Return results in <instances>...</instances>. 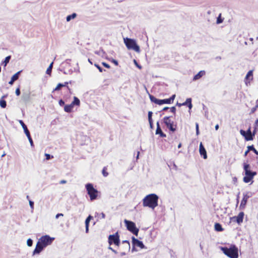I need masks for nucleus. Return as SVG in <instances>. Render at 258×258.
<instances>
[{"mask_svg": "<svg viewBox=\"0 0 258 258\" xmlns=\"http://www.w3.org/2000/svg\"><path fill=\"white\" fill-rule=\"evenodd\" d=\"M158 199L159 197L156 194H149L143 199V205L154 210L158 206Z\"/></svg>", "mask_w": 258, "mask_h": 258, "instance_id": "obj_1", "label": "nucleus"}, {"mask_svg": "<svg viewBox=\"0 0 258 258\" xmlns=\"http://www.w3.org/2000/svg\"><path fill=\"white\" fill-rule=\"evenodd\" d=\"M220 248L229 258L238 257V249L235 244H231L229 247H220Z\"/></svg>", "mask_w": 258, "mask_h": 258, "instance_id": "obj_2", "label": "nucleus"}, {"mask_svg": "<svg viewBox=\"0 0 258 258\" xmlns=\"http://www.w3.org/2000/svg\"><path fill=\"white\" fill-rule=\"evenodd\" d=\"M243 169L245 176L243 177V180L245 183H248L256 175V172L251 171L250 165L246 163H243Z\"/></svg>", "mask_w": 258, "mask_h": 258, "instance_id": "obj_3", "label": "nucleus"}, {"mask_svg": "<svg viewBox=\"0 0 258 258\" xmlns=\"http://www.w3.org/2000/svg\"><path fill=\"white\" fill-rule=\"evenodd\" d=\"M123 41L125 46H126L128 49L134 50L137 52H140V47L137 44L136 41L135 39L126 37L123 38Z\"/></svg>", "mask_w": 258, "mask_h": 258, "instance_id": "obj_4", "label": "nucleus"}, {"mask_svg": "<svg viewBox=\"0 0 258 258\" xmlns=\"http://www.w3.org/2000/svg\"><path fill=\"white\" fill-rule=\"evenodd\" d=\"M86 188L87 193L90 198V200L93 201L96 199L98 196V191L96 189L94 188L93 184L91 183H87L86 185Z\"/></svg>", "mask_w": 258, "mask_h": 258, "instance_id": "obj_5", "label": "nucleus"}, {"mask_svg": "<svg viewBox=\"0 0 258 258\" xmlns=\"http://www.w3.org/2000/svg\"><path fill=\"white\" fill-rule=\"evenodd\" d=\"M124 222L125 224L127 229L134 235L138 236L139 230L137 228L135 223L132 221H128L126 219L124 220Z\"/></svg>", "mask_w": 258, "mask_h": 258, "instance_id": "obj_6", "label": "nucleus"}, {"mask_svg": "<svg viewBox=\"0 0 258 258\" xmlns=\"http://www.w3.org/2000/svg\"><path fill=\"white\" fill-rule=\"evenodd\" d=\"M54 239V238L50 237L49 235H46L41 237L38 241L45 248L47 246L50 245Z\"/></svg>", "mask_w": 258, "mask_h": 258, "instance_id": "obj_7", "label": "nucleus"}, {"mask_svg": "<svg viewBox=\"0 0 258 258\" xmlns=\"http://www.w3.org/2000/svg\"><path fill=\"white\" fill-rule=\"evenodd\" d=\"M172 116H165L163 118V122L169 130L174 132L176 131V125L174 124L173 121L170 119Z\"/></svg>", "mask_w": 258, "mask_h": 258, "instance_id": "obj_8", "label": "nucleus"}, {"mask_svg": "<svg viewBox=\"0 0 258 258\" xmlns=\"http://www.w3.org/2000/svg\"><path fill=\"white\" fill-rule=\"evenodd\" d=\"M108 243L110 245L114 244L116 246H119L120 242L118 232H116L115 234L112 235H110L108 236Z\"/></svg>", "mask_w": 258, "mask_h": 258, "instance_id": "obj_9", "label": "nucleus"}, {"mask_svg": "<svg viewBox=\"0 0 258 258\" xmlns=\"http://www.w3.org/2000/svg\"><path fill=\"white\" fill-rule=\"evenodd\" d=\"M251 193L250 192H244L243 194V198L241 201V203L239 206L240 210L244 209L246 204L247 203L248 199L251 197Z\"/></svg>", "mask_w": 258, "mask_h": 258, "instance_id": "obj_10", "label": "nucleus"}, {"mask_svg": "<svg viewBox=\"0 0 258 258\" xmlns=\"http://www.w3.org/2000/svg\"><path fill=\"white\" fill-rule=\"evenodd\" d=\"M244 216V213L243 212H241L238 214V215L237 216H234L231 218V219L235 220V221H236L237 224L240 225L243 222Z\"/></svg>", "mask_w": 258, "mask_h": 258, "instance_id": "obj_11", "label": "nucleus"}, {"mask_svg": "<svg viewBox=\"0 0 258 258\" xmlns=\"http://www.w3.org/2000/svg\"><path fill=\"white\" fill-rule=\"evenodd\" d=\"M132 243L134 246L139 247L142 249L146 248L142 241L139 240L134 237H132Z\"/></svg>", "mask_w": 258, "mask_h": 258, "instance_id": "obj_12", "label": "nucleus"}, {"mask_svg": "<svg viewBox=\"0 0 258 258\" xmlns=\"http://www.w3.org/2000/svg\"><path fill=\"white\" fill-rule=\"evenodd\" d=\"M44 248V247L38 241L36 247L33 251V255L39 254Z\"/></svg>", "mask_w": 258, "mask_h": 258, "instance_id": "obj_13", "label": "nucleus"}, {"mask_svg": "<svg viewBox=\"0 0 258 258\" xmlns=\"http://www.w3.org/2000/svg\"><path fill=\"white\" fill-rule=\"evenodd\" d=\"M175 97V95H172L169 98L165 99H159V105H162L163 104H170L173 101Z\"/></svg>", "mask_w": 258, "mask_h": 258, "instance_id": "obj_14", "label": "nucleus"}, {"mask_svg": "<svg viewBox=\"0 0 258 258\" xmlns=\"http://www.w3.org/2000/svg\"><path fill=\"white\" fill-rule=\"evenodd\" d=\"M130 243L127 240H123L122 241L120 249L123 251H129L130 249Z\"/></svg>", "mask_w": 258, "mask_h": 258, "instance_id": "obj_15", "label": "nucleus"}, {"mask_svg": "<svg viewBox=\"0 0 258 258\" xmlns=\"http://www.w3.org/2000/svg\"><path fill=\"white\" fill-rule=\"evenodd\" d=\"M199 151L201 155L203 157L204 159H206L207 158V152L202 143L200 144Z\"/></svg>", "mask_w": 258, "mask_h": 258, "instance_id": "obj_16", "label": "nucleus"}, {"mask_svg": "<svg viewBox=\"0 0 258 258\" xmlns=\"http://www.w3.org/2000/svg\"><path fill=\"white\" fill-rule=\"evenodd\" d=\"M156 134L159 135L161 137L164 138L166 137V135L162 131L160 126V124L159 122H157V128L156 130Z\"/></svg>", "mask_w": 258, "mask_h": 258, "instance_id": "obj_17", "label": "nucleus"}, {"mask_svg": "<svg viewBox=\"0 0 258 258\" xmlns=\"http://www.w3.org/2000/svg\"><path fill=\"white\" fill-rule=\"evenodd\" d=\"M246 141H251L253 140V137L254 136V133H251L250 128H248L246 132Z\"/></svg>", "mask_w": 258, "mask_h": 258, "instance_id": "obj_18", "label": "nucleus"}, {"mask_svg": "<svg viewBox=\"0 0 258 258\" xmlns=\"http://www.w3.org/2000/svg\"><path fill=\"white\" fill-rule=\"evenodd\" d=\"M21 71L18 72L16 74H15L11 78V79L10 81L9 82V83L10 85H13L14 82L17 80L19 78V74H20Z\"/></svg>", "mask_w": 258, "mask_h": 258, "instance_id": "obj_19", "label": "nucleus"}, {"mask_svg": "<svg viewBox=\"0 0 258 258\" xmlns=\"http://www.w3.org/2000/svg\"><path fill=\"white\" fill-rule=\"evenodd\" d=\"M205 75V72L204 71H201L197 75H196L194 76V77L193 78V80L196 81V80H199Z\"/></svg>", "mask_w": 258, "mask_h": 258, "instance_id": "obj_20", "label": "nucleus"}, {"mask_svg": "<svg viewBox=\"0 0 258 258\" xmlns=\"http://www.w3.org/2000/svg\"><path fill=\"white\" fill-rule=\"evenodd\" d=\"M19 123L21 125L22 128L24 130V132L26 135H27L30 134V132L26 126V125L24 123V122L22 120H19Z\"/></svg>", "mask_w": 258, "mask_h": 258, "instance_id": "obj_21", "label": "nucleus"}, {"mask_svg": "<svg viewBox=\"0 0 258 258\" xmlns=\"http://www.w3.org/2000/svg\"><path fill=\"white\" fill-rule=\"evenodd\" d=\"M215 230L218 232L223 231V228L222 227L221 225L219 223H216L214 225Z\"/></svg>", "mask_w": 258, "mask_h": 258, "instance_id": "obj_22", "label": "nucleus"}, {"mask_svg": "<svg viewBox=\"0 0 258 258\" xmlns=\"http://www.w3.org/2000/svg\"><path fill=\"white\" fill-rule=\"evenodd\" d=\"M74 106L71 103L69 105H66L64 106V110L67 112H70L73 109Z\"/></svg>", "mask_w": 258, "mask_h": 258, "instance_id": "obj_23", "label": "nucleus"}, {"mask_svg": "<svg viewBox=\"0 0 258 258\" xmlns=\"http://www.w3.org/2000/svg\"><path fill=\"white\" fill-rule=\"evenodd\" d=\"M149 98L151 102L159 105V99H157L154 96L149 94Z\"/></svg>", "mask_w": 258, "mask_h": 258, "instance_id": "obj_24", "label": "nucleus"}, {"mask_svg": "<svg viewBox=\"0 0 258 258\" xmlns=\"http://www.w3.org/2000/svg\"><path fill=\"white\" fill-rule=\"evenodd\" d=\"M71 104L74 106L75 105L79 106L80 104V100L77 97H74V100Z\"/></svg>", "mask_w": 258, "mask_h": 258, "instance_id": "obj_25", "label": "nucleus"}, {"mask_svg": "<svg viewBox=\"0 0 258 258\" xmlns=\"http://www.w3.org/2000/svg\"><path fill=\"white\" fill-rule=\"evenodd\" d=\"M77 17V14L75 13H73L70 15L67 16L66 20L67 22L70 21L72 19H75Z\"/></svg>", "mask_w": 258, "mask_h": 258, "instance_id": "obj_26", "label": "nucleus"}, {"mask_svg": "<svg viewBox=\"0 0 258 258\" xmlns=\"http://www.w3.org/2000/svg\"><path fill=\"white\" fill-rule=\"evenodd\" d=\"M5 96H3L0 100V106L2 108H4L7 106L6 101L4 99Z\"/></svg>", "mask_w": 258, "mask_h": 258, "instance_id": "obj_27", "label": "nucleus"}, {"mask_svg": "<svg viewBox=\"0 0 258 258\" xmlns=\"http://www.w3.org/2000/svg\"><path fill=\"white\" fill-rule=\"evenodd\" d=\"M11 58V56L10 55L7 56L4 61H3L2 63V65H4V66L5 67L7 64L9 62Z\"/></svg>", "mask_w": 258, "mask_h": 258, "instance_id": "obj_28", "label": "nucleus"}, {"mask_svg": "<svg viewBox=\"0 0 258 258\" xmlns=\"http://www.w3.org/2000/svg\"><path fill=\"white\" fill-rule=\"evenodd\" d=\"M53 62H52L49 66L48 67V68H47V70H46V73L48 75H50L51 73V71H52V67H53Z\"/></svg>", "mask_w": 258, "mask_h": 258, "instance_id": "obj_29", "label": "nucleus"}, {"mask_svg": "<svg viewBox=\"0 0 258 258\" xmlns=\"http://www.w3.org/2000/svg\"><path fill=\"white\" fill-rule=\"evenodd\" d=\"M248 149L250 151H252L255 154L258 155V151L254 148L253 146H248Z\"/></svg>", "mask_w": 258, "mask_h": 258, "instance_id": "obj_30", "label": "nucleus"}, {"mask_svg": "<svg viewBox=\"0 0 258 258\" xmlns=\"http://www.w3.org/2000/svg\"><path fill=\"white\" fill-rule=\"evenodd\" d=\"M29 94L25 93L23 94L22 98L24 100L27 101L29 100Z\"/></svg>", "mask_w": 258, "mask_h": 258, "instance_id": "obj_31", "label": "nucleus"}, {"mask_svg": "<svg viewBox=\"0 0 258 258\" xmlns=\"http://www.w3.org/2000/svg\"><path fill=\"white\" fill-rule=\"evenodd\" d=\"M251 77V80L252 79V71H249L246 75L245 79H249Z\"/></svg>", "mask_w": 258, "mask_h": 258, "instance_id": "obj_32", "label": "nucleus"}, {"mask_svg": "<svg viewBox=\"0 0 258 258\" xmlns=\"http://www.w3.org/2000/svg\"><path fill=\"white\" fill-rule=\"evenodd\" d=\"M27 137L28 138V139L30 142V144L31 145V147H33L34 146V144H33V140L31 137V136H30V134L26 135Z\"/></svg>", "mask_w": 258, "mask_h": 258, "instance_id": "obj_33", "label": "nucleus"}, {"mask_svg": "<svg viewBox=\"0 0 258 258\" xmlns=\"http://www.w3.org/2000/svg\"><path fill=\"white\" fill-rule=\"evenodd\" d=\"M92 218V217L91 215H89L87 219L85 220V225H89V222L91 220V219Z\"/></svg>", "mask_w": 258, "mask_h": 258, "instance_id": "obj_34", "label": "nucleus"}, {"mask_svg": "<svg viewBox=\"0 0 258 258\" xmlns=\"http://www.w3.org/2000/svg\"><path fill=\"white\" fill-rule=\"evenodd\" d=\"M63 87L62 84L59 83L57 86L55 87V88L53 90V91H58L60 90V89Z\"/></svg>", "mask_w": 258, "mask_h": 258, "instance_id": "obj_35", "label": "nucleus"}, {"mask_svg": "<svg viewBox=\"0 0 258 258\" xmlns=\"http://www.w3.org/2000/svg\"><path fill=\"white\" fill-rule=\"evenodd\" d=\"M27 244L28 246H31L33 245V240L29 238L27 241Z\"/></svg>", "mask_w": 258, "mask_h": 258, "instance_id": "obj_36", "label": "nucleus"}, {"mask_svg": "<svg viewBox=\"0 0 258 258\" xmlns=\"http://www.w3.org/2000/svg\"><path fill=\"white\" fill-rule=\"evenodd\" d=\"M221 14H220L218 17L217 19V24H220L223 22V19L221 18Z\"/></svg>", "mask_w": 258, "mask_h": 258, "instance_id": "obj_37", "label": "nucleus"}, {"mask_svg": "<svg viewBox=\"0 0 258 258\" xmlns=\"http://www.w3.org/2000/svg\"><path fill=\"white\" fill-rule=\"evenodd\" d=\"M188 102H189V103L188 104L187 106L189 109H191L192 105L191 103V99L190 98H187Z\"/></svg>", "mask_w": 258, "mask_h": 258, "instance_id": "obj_38", "label": "nucleus"}, {"mask_svg": "<svg viewBox=\"0 0 258 258\" xmlns=\"http://www.w3.org/2000/svg\"><path fill=\"white\" fill-rule=\"evenodd\" d=\"M240 134L243 136L244 138H245V139L246 140V133L245 131H244V130H241L240 131Z\"/></svg>", "mask_w": 258, "mask_h": 258, "instance_id": "obj_39", "label": "nucleus"}, {"mask_svg": "<svg viewBox=\"0 0 258 258\" xmlns=\"http://www.w3.org/2000/svg\"><path fill=\"white\" fill-rule=\"evenodd\" d=\"M45 157H46V159L47 160H49V159H51V158H53V156L50 155V154H47V153H46V154H45Z\"/></svg>", "mask_w": 258, "mask_h": 258, "instance_id": "obj_40", "label": "nucleus"}, {"mask_svg": "<svg viewBox=\"0 0 258 258\" xmlns=\"http://www.w3.org/2000/svg\"><path fill=\"white\" fill-rule=\"evenodd\" d=\"M106 167H104L103 170H102V174L105 177H106L108 175V172H107L106 171Z\"/></svg>", "mask_w": 258, "mask_h": 258, "instance_id": "obj_41", "label": "nucleus"}, {"mask_svg": "<svg viewBox=\"0 0 258 258\" xmlns=\"http://www.w3.org/2000/svg\"><path fill=\"white\" fill-rule=\"evenodd\" d=\"M152 112L150 111L148 112V120H152Z\"/></svg>", "mask_w": 258, "mask_h": 258, "instance_id": "obj_42", "label": "nucleus"}, {"mask_svg": "<svg viewBox=\"0 0 258 258\" xmlns=\"http://www.w3.org/2000/svg\"><path fill=\"white\" fill-rule=\"evenodd\" d=\"M257 102H258V100L256 101V105H255V106L254 107H253L252 109H251V112L252 113H253L254 112L256 109L258 108V103H257Z\"/></svg>", "mask_w": 258, "mask_h": 258, "instance_id": "obj_43", "label": "nucleus"}, {"mask_svg": "<svg viewBox=\"0 0 258 258\" xmlns=\"http://www.w3.org/2000/svg\"><path fill=\"white\" fill-rule=\"evenodd\" d=\"M94 65L99 70L100 72H103V69L99 64L95 63Z\"/></svg>", "mask_w": 258, "mask_h": 258, "instance_id": "obj_44", "label": "nucleus"}, {"mask_svg": "<svg viewBox=\"0 0 258 258\" xmlns=\"http://www.w3.org/2000/svg\"><path fill=\"white\" fill-rule=\"evenodd\" d=\"M29 203V205L30 206V208H31L32 211H33L34 209V202L33 201L30 200Z\"/></svg>", "mask_w": 258, "mask_h": 258, "instance_id": "obj_45", "label": "nucleus"}, {"mask_svg": "<svg viewBox=\"0 0 258 258\" xmlns=\"http://www.w3.org/2000/svg\"><path fill=\"white\" fill-rule=\"evenodd\" d=\"M170 111L174 114L175 113L176 108L174 106H173L170 108Z\"/></svg>", "mask_w": 258, "mask_h": 258, "instance_id": "obj_46", "label": "nucleus"}, {"mask_svg": "<svg viewBox=\"0 0 258 258\" xmlns=\"http://www.w3.org/2000/svg\"><path fill=\"white\" fill-rule=\"evenodd\" d=\"M196 134L198 135L200 133L199 129V124L198 123H196Z\"/></svg>", "mask_w": 258, "mask_h": 258, "instance_id": "obj_47", "label": "nucleus"}, {"mask_svg": "<svg viewBox=\"0 0 258 258\" xmlns=\"http://www.w3.org/2000/svg\"><path fill=\"white\" fill-rule=\"evenodd\" d=\"M21 92L19 88H18L16 90V94L17 96H19L20 95Z\"/></svg>", "mask_w": 258, "mask_h": 258, "instance_id": "obj_48", "label": "nucleus"}, {"mask_svg": "<svg viewBox=\"0 0 258 258\" xmlns=\"http://www.w3.org/2000/svg\"><path fill=\"white\" fill-rule=\"evenodd\" d=\"M102 65H103L104 67H105V68H106L109 69V68H110V66H109L108 63H106V62H103L102 63Z\"/></svg>", "mask_w": 258, "mask_h": 258, "instance_id": "obj_49", "label": "nucleus"}, {"mask_svg": "<svg viewBox=\"0 0 258 258\" xmlns=\"http://www.w3.org/2000/svg\"><path fill=\"white\" fill-rule=\"evenodd\" d=\"M58 103L60 106H63L64 105V102L62 99L59 101Z\"/></svg>", "mask_w": 258, "mask_h": 258, "instance_id": "obj_50", "label": "nucleus"}, {"mask_svg": "<svg viewBox=\"0 0 258 258\" xmlns=\"http://www.w3.org/2000/svg\"><path fill=\"white\" fill-rule=\"evenodd\" d=\"M60 216H62V217L63 216V214H62V213H58V214L56 215L55 218L56 219H58Z\"/></svg>", "mask_w": 258, "mask_h": 258, "instance_id": "obj_51", "label": "nucleus"}, {"mask_svg": "<svg viewBox=\"0 0 258 258\" xmlns=\"http://www.w3.org/2000/svg\"><path fill=\"white\" fill-rule=\"evenodd\" d=\"M149 122L150 128H153V120H149Z\"/></svg>", "mask_w": 258, "mask_h": 258, "instance_id": "obj_52", "label": "nucleus"}, {"mask_svg": "<svg viewBox=\"0 0 258 258\" xmlns=\"http://www.w3.org/2000/svg\"><path fill=\"white\" fill-rule=\"evenodd\" d=\"M96 53L100 55L101 53H104V51L101 49L98 52H96Z\"/></svg>", "mask_w": 258, "mask_h": 258, "instance_id": "obj_53", "label": "nucleus"}, {"mask_svg": "<svg viewBox=\"0 0 258 258\" xmlns=\"http://www.w3.org/2000/svg\"><path fill=\"white\" fill-rule=\"evenodd\" d=\"M188 103H189V102H188L187 99H186V101L182 103V105L183 106L187 105Z\"/></svg>", "mask_w": 258, "mask_h": 258, "instance_id": "obj_54", "label": "nucleus"}, {"mask_svg": "<svg viewBox=\"0 0 258 258\" xmlns=\"http://www.w3.org/2000/svg\"><path fill=\"white\" fill-rule=\"evenodd\" d=\"M71 61V59H66L63 62V63H67V64H70V61Z\"/></svg>", "mask_w": 258, "mask_h": 258, "instance_id": "obj_55", "label": "nucleus"}, {"mask_svg": "<svg viewBox=\"0 0 258 258\" xmlns=\"http://www.w3.org/2000/svg\"><path fill=\"white\" fill-rule=\"evenodd\" d=\"M125 251H123L121 252H120V255L121 256H124V255H126V252H125Z\"/></svg>", "mask_w": 258, "mask_h": 258, "instance_id": "obj_56", "label": "nucleus"}, {"mask_svg": "<svg viewBox=\"0 0 258 258\" xmlns=\"http://www.w3.org/2000/svg\"><path fill=\"white\" fill-rule=\"evenodd\" d=\"M134 62L135 63V64L136 65V66L139 68V69H141V66L139 65L137 62V61L136 60H134Z\"/></svg>", "mask_w": 258, "mask_h": 258, "instance_id": "obj_57", "label": "nucleus"}, {"mask_svg": "<svg viewBox=\"0 0 258 258\" xmlns=\"http://www.w3.org/2000/svg\"><path fill=\"white\" fill-rule=\"evenodd\" d=\"M100 216L101 218H102V219H104V218H105V214H104V213H101L100 214Z\"/></svg>", "mask_w": 258, "mask_h": 258, "instance_id": "obj_58", "label": "nucleus"}, {"mask_svg": "<svg viewBox=\"0 0 258 258\" xmlns=\"http://www.w3.org/2000/svg\"><path fill=\"white\" fill-rule=\"evenodd\" d=\"M85 231L86 233H88L89 231V225H85Z\"/></svg>", "mask_w": 258, "mask_h": 258, "instance_id": "obj_59", "label": "nucleus"}, {"mask_svg": "<svg viewBox=\"0 0 258 258\" xmlns=\"http://www.w3.org/2000/svg\"><path fill=\"white\" fill-rule=\"evenodd\" d=\"M67 183V181L65 180H61L60 181L59 183L60 184H64Z\"/></svg>", "mask_w": 258, "mask_h": 258, "instance_id": "obj_60", "label": "nucleus"}, {"mask_svg": "<svg viewBox=\"0 0 258 258\" xmlns=\"http://www.w3.org/2000/svg\"><path fill=\"white\" fill-rule=\"evenodd\" d=\"M135 246H134V245H133V248H132V252H134V251H137V249H136Z\"/></svg>", "mask_w": 258, "mask_h": 258, "instance_id": "obj_61", "label": "nucleus"}, {"mask_svg": "<svg viewBox=\"0 0 258 258\" xmlns=\"http://www.w3.org/2000/svg\"><path fill=\"white\" fill-rule=\"evenodd\" d=\"M249 151L250 150H249V149H248V150L245 152V153H244V156H246L247 155V154H248V153L249 152Z\"/></svg>", "mask_w": 258, "mask_h": 258, "instance_id": "obj_62", "label": "nucleus"}, {"mask_svg": "<svg viewBox=\"0 0 258 258\" xmlns=\"http://www.w3.org/2000/svg\"><path fill=\"white\" fill-rule=\"evenodd\" d=\"M168 109H169V108L168 107H165L163 109V111H165V110H168Z\"/></svg>", "mask_w": 258, "mask_h": 258, "instance_id": "obj_63", "label": "nucleus"}, {"mask_svg": "<svg viewBox=\"0 0 258 258\" xmlns=\"http://www.w3.org/2000/svg\"><path fill=\"white\" fill-rule=\"evenodd\" d=\"M219 125H218V124H216V125H215V130H218V128H219Z\"/></svg>", "mask_w": 258, "mask_h": 258, "instance_id": "obj_64", "label": "nucleus"}]
</instances>
